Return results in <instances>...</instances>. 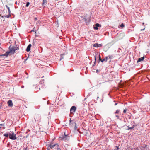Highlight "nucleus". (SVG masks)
<instances>
[{
	"mask_svg": "<svg viewBox=\"0 0 150 150\" xmlns=\"http://www.w3.org/2000/svg\"><path fill=\"white\" fill-rule=\"evenodd\" d=\"M9 48L10 50L9 51H7L4 54L0 55V57H2L4 56L6 57H7L10 54H12L14 53L15 52V50L18 49V47H16L11 48Z\"/></svg>",
	"mask_w": 150,
	"mask_h": 150,
	"instance_id": "1",
	"label": "nucleus"
},
{
	"mask_svg": "<svg viewBox=\"0 0 150 150\" xmlns=\"http://www.w3.org/2000/svg\"><path fill=\"white\" fill-rule=\"evenodd\" d=\"M47 146H48V147L47 148V150H49L50 148L52 149L54 147L56 148H57V149L59 148V146L58 144H53V143H49Z\"/></svg>",
	"mask_w": 150,
	"mask_h": 150,
	"instance_id": "2",
	"label": "nucleus"
},
{
	"mask_svg": "<svg viewBox=\"0 0 150 150\" xmlns=\"http://www.w3.org/2000/svg\"><path fill=\"white\" fill-rule=\"evenodd\" d=\"M109 76L110 75H105L103 76L102 77V79L103 80V83H104L105 82H106L112 81L111 80L109 79L108 78V77H109Z\"/></svg>",
	"mask_w": 150,
	"mask_h": 150,
	"instance_id": "3",
	"label": "nucleus"
},
{
	"mask_svg": "<svg viewBox=\"0 0 150 150\" xmlns=\"http://www.w3.org/2000/svg\"><path fill=\"white\" fill-rule=\"evenodd\" d=\"M35 119V121H37L39 122H40L41 121V116L40 115L38 114L36 115Z\"/></svg>",
	"mask_w": 150,
	"mask_h": 150,
	"instance_id": "4",
	"label": "nucleus"
},
{
	"mask_svg": "<svg viewBox=\"0 0 150 150\" xmlns=\"http://www.w3.org/2000/svg\"><path fill=\"white\" fill-rule=\"evenodd\" d=\"M70 125L71 126L74 125V129L75 130H76L77 129V127L76 126V123L75 122H72L71 120V119L70 120Z\"/></svg>",
	"mask_w": 150,
	"mask_h": 150,
	"instance_id": "5",
	"label": "nucleus"
},
{
	"mask_svg": "<svg viewBox=\"0 0 150 150\" xmlns=\"http://www.w3.org/2000/svg\"><path fill=\"white\" fill-rule=\"evenodd\" d=\"M9 137L10 139L12 140H15L16 139V135L13 133L12 134L9 133Z\"/></svg>",
	"mask_w": 150,
	"mask_h": 150,
	"instance_id": "6",
	"label": "nucleus"
},
{
	"mask_svg": "<svg viewBox=\"0 0 150 150\" xmlns=\"http://www.w3.org/2000/svg\"><path fill=\"white\" fill-rule=\"evenodd\" d=\"M124 37V35L122 33H120L117 35V40H120L123 38Z\"/></svg>",
	"mask_w": 150,
	"mask_h": 150,
	"instance_id": "7",
	"label": "nucleus"
},
{
	"mask_svg": "<svg viewBox=\"0 0 150 150\" xmlns=\"http://www.w3.org/2000/svg\"><path fill=\"white\" fill-rule=\"evenodd\" d=\"M76 110V108L75 106H72L71 109H70V112L71 113H73Z\"/></svg>",
	"mask_w": 150,
	"mask_h": 150,
	"instance_id": "8",
	"label": "nucleus"
},
{
	"mask_svg": "<svg viewBox=\"0 0 150 150\" xmlns=\"http://www.w3.org/2000/svg\"><path fill=\"white\" fill-rule=\"evenodd\" d=\"M101 25L98 23H96L95 24V26L93 27V28L96 30L98 29V27H101Z\"/></svg>",
	"mask_w": 150,
	"mask_h": 150,
	"instance_id": "9",
	"label": "nucleus"
},
{
	"mask_svg": "<svg viewBox=\"0 0 150 150\" xmlns=\"http://www.w3.org/2000/svg\"><path fill=\"white\" fill-rule=\"evenodd\" d=\"M7 103L8 106L10 107H11L13 106V104L11 100H9L7 102Z\"/></svg>",
	"mask_w": 150,
	"mask_h": 150,
	"instance_id": "10",
	"label": "nucleus"
},
{
	"mask_svg": "<svg viewBox=\"0 0 150 150\" xmlns=\"http://www.w3.org/2000/svg\"><path fill=\"white\" fill-rule=\"evenodd\" d=\"M93 47H102V44H98V43H96L94 44H93Z\"/></svg>",
	"mask_w": 150,
	"mask_h": 150,
	"instance_id": "11",
	"label": "nucleus"
},
{
	"mask_svg": "<svg viewBox=\"0 0 150 150\" xmlns=\"http://www.w3.org/2000/svg\"><path fill=\"white\" fill-rule=\"evenodd\" d=\"M31 47V44H29L27 46L26 49V51L27 52H29L30 50V48Z\"/></svg>",
	"mask_w": 150,
	"mask_h": 150,
	"instance_id": "12",
	"label": "nucleus"
},
{
	"mask_svg": "<svg viewBox=\"0 0 150 150\" xmlns=\"http://www.w3.org/2000/svg\"><path fill=\"white\" fill-rule=\"evenodd\" d=\"M144 56L143 57H142L141 58H139V59L137 61V63H138L141 61H143L144 60Z\"/></svg>",
	"mask_w": 150,
	"mask_h": 150,
	"instance_id": "13",
	"label": "nucleus"
},
{
	"mask_svg": "<svg viewBox=\"0 0 150 150\" xmlns=\"http://www.w3.org/2000/svg\"><path fill=\"white\" fill-rule=\"evenodd\" d=\"M107 59H106L107 61H108L109 62H110L111 61V56H108V57H106V58H107Z\"/></svg>",
	"mask_w": 150,
	"mask_h": 150,
	"instance_id": "14",
	"label": "nucleus"
},
{
	"mask_svg": "<svg viewBox=\"0 0 150 150\" xmlns=\"http://www.w3.org/2000/svg\"><path fill=\"white\" fill-rule=\"evenodd\" d=\"M11 16V14H8V15H7L6 16H2V17H7V18H9Z\"/></svg>",
	"mask_w": 150,
	"mask_h": 150,
	"instance_id": "15",
	"label": "nucleus"
},
{
	"mask_svg": "<svg viewBox=\"0 0 150 150\" xmlns=\"http://www.w3.org/2000/svg\"><path fill=\"white\" fill-rule=\"evenodd\" d=\"M47 3V0H43V3H42V5L46 4Z\"/></svg>",
	"mask_w": 150,
	"mask_h": 150,
	"instance_id": "16",
	"label": "nucleus"
},
{
	"mask_svg": "<svg viewBox=\"0 0 150 150\" xmlns=\"http://www.w3.org/2000/svg\"><path fill=\"white\" fill-rule=\"evenodd\" d=\"M107 58H108V57L105 58L103 59L102 60V61L101 62H106L107 61V60H106V59H107Z\"/></svg>",
	"mask_w": 150,
	"mask_h": 150,
	"instance_id": "17",
	"label": "nucleus"
},
{
	"mask_svg": "<svg viewBox=\"0 0 150 150\" xmlns=\"http://www.w3.org/2000/svg\"><path fill=\"white\" fill-rule=\"evenodd\" d=\"M9 134H8V133H5L3 135L4 136L8 137H9Z\"/></svg>",
	"mask_w": 150,
	"mask_h": 150,
	"instance_id": "18",
	"label": "nucleus"
},
{
	"mask_svg": "<svg viewBox=\"0 0 150 150\" xmlns=\"http://www.w3.org/2000/svg\"><path fill=\"white\" fill-rule=\"evenodd\" d=\"M30 4V3L29 2H28L26 4V6L27 7H28Z\"/></svg>",
	"mask_w": 150,
	"mask_h": 150,
	"instance_id": "19",
	"label": "nucleus"
},
{
	"mask_svg": "<svg viewBox=\"0 0 150 150\" xmlns=\"http://www.w3.org/2000/svg\"><path fill=\"white\" fill-rule=\"evenodd\" d=\"M99 59L100 61H101V62L102 61V59L101 58L100 56V55L99 56Z\"/></svg>",
	"mask_w": 150,
	"mask_h": 150,
	"instance_id": "20",
	"label": "nucleus"
},
{
	"mask_svg": "<svg viewBox=\"0 0 150 150\" xmlns=\"http://www.w3.org/2000/svg\"><path fill=\"white\" fill-rule=\"evenodd\" d=\"M119 112V110H117L115 112V114H118Z\"/></svg>",
	"mask_w": 150,
	"mask_h": 150,
	"instance_id": "21",
	"label": "nucleus"
},
{
	"mask_svg": "<svg viewBox=\"0 0 150 150\" xmlns=\"http://www.w3.org/2000/svg\"><path fill=\"white\" fill-rule=\"evenodd\" d=\"M120 27H121L122 28L124 27L125 26V25L124 24H122L120 25Z\"/></svg>",
	"mask_w": 150,
	"mask_h": 150,
	"instance_id": "22",
	"label": "nucleus"
},
{
	"mask_svg": "<svg viewBox=\"0 0 150 150\" xmlns=\"http://www.w3.org/2000/svg\"><path fill=\"white\" fill-rule=\"evenodd\" d=\"M127 109H124V111H123V112L124 113H125L126 112V110H127Z\"/></svg>",
	"mask_w": 150,
	"mask_h": 150,
	"instance_id": "23",
	"label": "nucleus"
},
{
	"mask_svg": "<svg viewBox=\"0 0 150 150\" xmlns=\"http://www.w3.org/2000/svg\"><path fill=\"white\" fill-rule=\"evenodd\" d=\"M6 7H7L8 11L10 10V8L8 6L6 5Z\"/></svg>",
	"mask_w": 150,
	"mask_h": 150,
	"instance_id": "24",
	"label": "nucleus"
},
{
	"mask_svg": "<svg viewBox=\"0 0 150 150\" xmlns=\"http://www.w3.org/2000/svg\"><path fill=\"white\" fill-rule=\"evenodd\" d=\"M134 128V127H130L128 128V130L132 129Z\"/></svg>",
	"mask_w": 150,
	"mask_h": 150,
	"instance_id": "25",
	"label": "nucleus"
},
{
	"mask_svg": "<svg viewBox=\"0 0 150 150\" xmlns=\"http://www.w3.org/2000/svg\"><path fill=\"white\" fill-rule=\"evenodd\" d=\"M116 149H115L114 150H117L118 149H119V148H118V147H116Z\"/></svg>",
	"mask_w": 150,
	"mask_h": 150,
	"instance_id": "26",
	"label": "nucleus"
},
{
	"mask_svg": "<svg viewBox=\"0 0 150 150\" xmlns=\"http://www.w3.org/2000/svg\"><path fill=\"white\" fill-rule=\"evenodd\" d=\"M116 117L118 118H119V116L118 115H116Z\"/></svg>",
	"mask_w": 150,
	"mask_h": 150,
	"instance_id": "27",
	"label": "nucleus"
},
{
	"mask_svg": "<svg viewBox=\"0 0 150 150\" xmlns=\"http://www.w3.org/2000/svg\"><path fill=\"white\" fill-rule=\"evenodd\" d=\"M2 108V105H0V109Z\"/></svg>",
	"mask_w": 150,
	"mask_h": 150,
	"instance_id": "28",
	"label": "nucleus"
},
{
	"mask_svg": "<svg viewBox=\"0 0 150 150\" xmlns=\"http://www.w3.org/2000/svg\"><path fill=\"white\" fill-rule=\"evenodd\" d=\"M8 11L9 13L10 14V13H11V11H10V10H8Z\"/></svg>",
	"mask_w": 150,
	"mask_h": 150,
	"instance_id": "29",
	"label": "nucleus"
},
{
	"mask_svg": "<svg viewBox=\"0 0 150 150\" xmlns=\"http://www.w3.org/2000/svg\"><path fill=\"white\" fill-rule=\"evenodd\" d=\"M117 103H115V105H116L117 104Z\"/></svg>",
	"mask_w": 150,
	"mask_h": 150,
	"instance_id": "30",
	"label": "nucleus"
},
{
	"mask_svg": "<svg viewBox=\"0 0 150 150\" xmlns=\"http://www.w3.org/2000/svg\"><path fill=\"white\" fill-rule=\"evenodd\" d=\"M57 150H61L60 148H58L57 149Z\"/></svg>",
	"mask_w": 150,
	"mask_h": 150,
	"instance_id": "31",
	"label": "nucleus"
},
{
	"mask_svg": "<svg viewBox=\"0 0 150 150\" xmlns=\"http://www.w3.org/2000/svg\"><path fill=\"white\" fill-rule=\"evenodd\" d=\"M35 20H37V18H35Z\"/></svg>",
	"mask_w": 150,
	"mask_h": 150,
	"instance_id": "32",
	"label": "nucleus"
},
{
	"mask_svg": "<svg viewBox=\"0 0 150 150\" xmlns=\"http://www.w3.org/2000/svg\"><path fill=\"white\" fill-rule=\"evenodd\" d=\"M21 87H22V88H23L24 87V86H21Z\"/></svg>",
	"mask_w": 150,
	"mask_h": 150,
	"instance_id": "33",
	"label": "nucleus"
},
{
	"mask_svg": "<svg viewBox=\"0 0 150 150\" xmlns=\"http://www.w3.org/2000/svg\"><path fill=\"white\" fill-rule=\"evenodd\" d=\"M144 29H141V30L142 31V30H144Z\"/></svg>",
	"mask_w": 150,
	"mask_h": 150,
	"instance_id": "34",
	"label": "nucleus"
},
{
	"mask_svg": "<svg viewBox=\"0 0 150 150\" xmlns=\"http://www.w3.org/2000/svg\"><path fill=\"white\" fill-rule=\"evenodd\" d=\"M136 149L137 150H138V149L137 148H136Z\"/></svg>",
	"mask_w": 150,
	"mask_h": 150,
	"instance_id": "35",
	"label": "nucleus"
},
{
	"mask_svg": "<svg viewBox=\"0 0 150 150\" xmlns=\"http://www.w3.org/2000/svg\"><path fill=\"white\" fill-rule=\"evenodd\" d=\"M34 44V42H33V45Z\"/></svg>",
	"mask_w": 150,
	"mask_h": 150,
	"instance_id": "36",
	"label": "nucleus"
},
{
	"mask_svg": "<svg viewBox=\"0 0 150 150\" xmlns=\"http://www.w3.org/2000/svg\"><path fill=\"white\" fill-rule=\"evenodd\" d=\"M99 98L98 96V97H97V98Z\"/></svg>",
	"mask_w": 150,
	"mask_h": 150,
	"instance_id": "37",
	"label": "nucleus"
},
{
	"mask_svg": "<svg viewBox=\"0 0 150 150\" xmlns=\"http://www.w3.org/2000/svg\"><path fill=\"white\" fill-rule=\"evenodd\" d=\"M27 59H25V60H27Z\"/></svg>",
	"mask_w": 150,
	"mask_h": 150,
	"instance_id": "38",
	"label": "nucleus"
},
{
	"mask_svg": "<svg viewBox=\"0 0 150 150\" xmlns=\"http://www.w3.org/2000/svg\"><path fill=\"white\" fill-rule=\"evenodd\" d=\"M144 23H143V25H144Z\"/></svg>",
	"mask_w": 150,
	"mask_h": 150,
	"instance_id": "39",
	"label": "nucleus"
}]
</instances>
